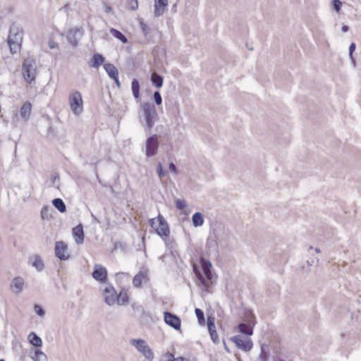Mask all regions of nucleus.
<instances>
[{
  "instance_id": "12",
  "label": "nucleus",
  "mask_w": 361,
  "mask_h": 361,
  "mask_svg": "<svg viewBox=\"0 0 361 361\" xmlns=\"http://www.w3.org/2000/svg\"><path fill=\"white\" fill-rule=\"evenodd\" d=\"M55 255L60 260H66L69 255L67 253V245L63 241H58L55 244Z\"/></svg>"
},
{
  "instance_id": "41",
  "label": "nucleus",
  "mask_w": 361,
  "mask_h": 361,
  "mask_svg": "<svg viewBox=\"0 0 361 361\" xmlns=\"http://www.w3.org/2000/svg\"><path fill=\"white\" fill-rule=\"evenodd\" d=\"M34 308H35V312L37 315H39V317H43L44 315V314H45L44 310L40 305H35Z\"/></svg>"
},
{
  "instance_id": "31",
  "label": "nucleus",
  "mask_w": 361,
  "mask_h": 361,
  "mask_svg": "<svg viewBox=\"0 0 361 361\" xmlns=\"http://www.w3.org/2000/svg\"><path fill=\"white\" fill-rule=\"evenodd\" d=\"M261 352L259 354V359L261 361H267L269 357V345L265 343L261 344Z\"/></svg>"
},
{
  "instance_id": "47",
  "label": "nucleus",
  "mask_w": 361,
  "mask_h": 361,
  "mask_svg": "<svg viewBox=\"0 0 361 361\" xmlns=\"http://www.w3.org/2000/svg\"><path fill=\"white\" fill-rule=\"evenodd\" d=\"M155 219H156L155 218H153V219H149V225H150V226H151V227H152V228H153L154 230H155V228H156V227H157V225L156 224V223H155Z\"/></svg>"
},
{
  "instance_id": "56",
  "label": "nucleus",
  "mask_w": 361,
  "mask_h": 361,
  "mask_svg": "<svg viewBox=\"0 0 361 361\" xmlns=\"http://www.w3.org/2000/svg\"><path fill=\"white\" fill-rule=\"evenodd\" d=\"M307 264H308L309 266H312V263H311V262H310L309 261H307Z\"/></svg>"
},
{
  "instance_id": "8",
  "label": "nucleus",
  "mask_w": 361,
  "mask_h": 361,
  "mask_svg": "<svg viewBox=\"0 0 361 361\" xmlns=\"http://www.w3.org/2000/svg\"><path fill=\"white\" fill-rule=\"evenodd\" d=\"M231 340L235 344L237 348L245 352H249L253 345L251 339L247 338H245L240 336H233Z\"/></svg>"
},
{
  "instance_id": "7",
  "label": "nucleus",
  "mask_w": 361,
  "mask_h": 361,
  "mask_svg": "<svg viewBox=\"0 0 361 361\" xmlns=\"http://www.w3.org/2000/svg\"><path fill=\"white\" fill-rule=\"evenodd\" d=\"M159 147L158 135L154 134L149 136L146 141V156L151 157L157 154Z\"/></svg>"
},
{
  "instance_id": "14",
  "label": "nucleus",
  "mask_w": 361,
  "mask_h": 361,
  "mask_svg": "<svg viewBox=\"0 0 361 361\" xmlns=\"http://www.w3.org/2000/svg\"><path fill=\"white\" fill-rule=\"evenodd\" d=\"M207 326L208 330L210 334V337L212 341L214 344H218L219 343V339L218 337V334L216 330V326L214 324V318L212 317H207Z\"/></svg>"
},
{
  "instance_id": "42",
  "label": "nucleus",
  "mask_w": 361,
  "mask_h": 361,
  "mask_svg": "<svg viewBox=\"0 0 361 361\" xmlns=\"http://www.w3.org/2000/svg\"><path fill=\"white\" fill-rule=\"evenodd\" d=\"M157 173L159 177H164L166 175V173L163 169L162 164L160 162L158 163Z\"/></svg>"
},
{
  "instance_id": "2",
  "label": "nucleus",
  "mask_w": 361,
  "mask_h": 361,
  "mask_svg": "<svg viewBox=\"0 0 361 361\" xmlns=\"http://www.w3.org/2000/svg\"><path fill=\"white\" fill-rule=\"evenodd\" d=\"M141 110L145 121V130H150L154 125V119L157 117L156 107L152 103L145 102L141 105Z\"/></svg>"
},
{
  "instance_id": "5",
  "label": "nucleus",
  "mask_w": 361,
  "mask_h": 361,
  "mask_svg": "<svg viewBox=\"0 0 361 361\" xmlns=\"http://www.w3.org/2000/svg\"><path fill=\"white\" fill-rule=\"evenodd\" d=\"M69 104L72 111L78 115L82 111V94L78 90L73 91L69 94Z\"/></svg>"
},
{
  "instance_id": "34",
  "label": "nucleus",
  "mask_w": 361,
  "mask_h": 361,
  "mask_svg": "<svg viewBox=\"0 0 361 361\" xmlns=\"http://www.w3.org/2000/svg\"><path fill=\"white\" fill-rule=\"evenodd\" d=\"M195 315L198 319V322L200 323V324H204V312L199 309V308H196L195 310Z\"/></svg>"
},
{
  "instance_id": "18",
  "label": "nucleus",
  "mask_w": 361,
  "mask_h": 361,
  "mask_svg": "<svg viewBox=\"0 0 361 361\" xmlns=\"http://www.w3.org/2000/svg\"><path fill=\"white\" fill-rule=\"evenodd\" d=\"M24 286V279L21 277L14 278L11 283V288L15 293H20Z\"/></svg>"
},
{
  "instance_id": "46",
  "label": "nucleus",
  "mask_w": 361,
  "mask_h": 361,
  "mask_svg": "<svg viewBox=\"0 0 361 361\" xmlns=\"http://www.w3.org/2000/svg\"><path fill=\"white\" fill-rule=\"evenodd\" d=\"M169 169L170 171L174 172V173H176V165L173 163V162H171L169 165Z\"/></svg>"
},
{
  "instance_id": "28",
  "label": "nucleus",
  "mask_w": 361,
  "mask_h": 361,
  "mask_svg": "<svg viewBox=\"0 0 361 361\" xmlns=\"http://www.w3.org/2000/svg\"><path fill=\"white\" fill-rule=\"evenodd\" d=\"M52 204L61 213H64L66 211V206L64 202L61 198H55L52 200Z\"/></svg>"
},
{
  "instance_id": "22",
  "label": "nucleus",
  "mask_w": 361,
  "mask_h": 361,
  "mask_svg": "<svg viewBox=\"0 0 361 361\" xmlns=\"http://www.w3.org/2000/svg\"><path fill=\"white\" fill-rule=\"evenodd\" d=\"M104 68L106 71V73L109 76V78H116L117 75H118V71L116 67L109 63H105L104 65Z\"/></svg>"
},
{
  "instance_id": "55",
  "label": "nucleus",
  "mask_w": 361,
  "mask_h": 361,
  "mask_svg": "<svg viewBox=\"0 0 361 361\" xmlns=\"http://www.w3.org/2000/svg\"><path fill=\"white\" fill-rule=\"evenodd\" d=\"M276 361H285V360H283V359H281V358H278L277 360H276Z\"/></svg>"
},
{
  "instance_id": "25",
  "label": "nucleus",
  "mask_w": 361,
  "mask_h": 361,
  "mask_svg": "<svg viewBox=\"0 0 361 361\" xmlns=\"http://www.w3.org/2000/svg\"><path fill=\"white\" fill-rule=\"evenodd\" d=\"M132 308L133 310L135 317L142 319L145 316H148V314L146 313L144 307L141 305L133 304L132 305Z\"/></svg>"
},
{
  "instance_id": "17",
  "label": "nucleus",
  "mask_w": 361,
  "mask_h": 361,
  "mask_svg": "<svg viewBox=\"0 0 361 361\" xmlns=\"http://www.w3.org/2000/svg\"><path fill=\"white\" fill-rule=\"evenodd\" d=\"M147 270L142 268L140 271L133 277V283L135 287H140L143 280H148Z\"/></svg>"
},
{
  "instance_id": "61",
  "label": "nucleus",
  "mask_w": 361,
  "mask_h": 361,
  "mask_svg": "<svg viewBox=\"0 0 361 361\" xmlns=\"http://www.w3.org/2000/svg\"><path fill=\"white\" fill-rule=\"evenodd\" d=\"M175 361H180V360H177V358H175Z\"/></svg>"
},
{
  "instance_id": "40",
  "label": "nucleus",
  "mask_w": 361,
  "mask_h": 361,
  "mask_svg": "<svg viewBox=\"0 0 361 361\" xmlns=\"http://www.w3.org/2000/svg\"><path fill=\"white\" fill-rule=\"evenodd\" d=\"M332 5H333L334 10L337 13H339V11H341V2L340 1V0H332Z\"/></svg>"
},
{
  "instance_id": "32",
  "label": "nucleus",
  "mask_w": 361,
  "mask_h": 361,
  "mask_svg": "<svg viewBox=\"0 0 361 361\" xmlns=\"http://www.w3.org/2000/svg\"><path fill=\"white\" fill-rule=\"evenodd\" d=\"M140 86L139 81L134 78L131 82V89L135 99H137L140 97Z\"/></svg>"
},
{
  "instance_id": "50",
  "label": "nucleus",
  "mask_w": 361,
  "mask_h": 361,
  "mask_svg": "<svg viewBox=\"0 0 361 361\" xmlns=\"http://www.w3.org/2000/svg\"><path fill=\"white\" fill-rule=\"evenodd\" d=\"M341 30L344 32H348L349 30V27L348 25H343Z\"/></svg>"
},
{
  "instance_id": "35",
  "label": "nucleus",
  "mask_w": 361,
  "mask_h": 361,
  "mask_svg": "<svg viewBox=\"0 0 361 361\" xmlns=\"http://www.w3.org/2000/svg\"><path fill=\"white\" fill-rule=\"evenodd\" d=\"M355 48H356V44L354 42H352L349 47V56H350V59H351L352 61V63L354 66H355V60L353 58V52L355 51Z\"/></svg>"
},
{
  "instance_id": "9",
  "label": "nucleus",
  "mask_w": 361,
  "mask_h": 361,
  "mask_svg": "<svg viewBox=\"0 0 361 361\" xmlns=\"http://www.w3.org/2000/svg\"><path fill=\"white\" fill-rule=\"evenodd\" d=\"M158 224L155 228L156 233L159 236H164L166 238L169 237L170 234L169 226L164 216L161 214H159L157 217Z\"/></svg>"
},
{
  "instance_id": "10",
  "label": "nucleus",
  "mask_w": 361,
  "mask_h": 361,
  "mask_svg": "<svg viewBox=\"0 0 361 361\" xmlns=\"http://www.w3.org/2000/svg\"><path fill=\"white\" fill-rule=\"evenodd\" d=\"M164 322L175 330H180L181 326V320L176 314L169 312H164Z\"/></svg>"
},
{
  "instance_id": "19",
  "label": "nucleus",
  "mask_w": 361,
  "mask_h": 361,
  "mask_svg": "<svg viewBox=\"0 0 361 361\" xmlns=\"http://www.w3.org/2000/svg\"><path fill=\"white\" fill-rule=\"evenodd\" d=\"M104 61L105 59L101 54L96 53L93 54L91 61L89 62V66L94 68H98L104 63Z\"/></svg>"
},
{
  "instance_id": "51",
  "label": "nucleus",
  "mask_w": 361,
  "mask_h": 361,
  "mask_svg": "<svg viewBox=\"0 0 361 361\" xmlns=\"http://www.w3.org/2000/svg\"><path fill=\"white\" fill-rule=\"evenodd\" d=\"M57 43L56 42H51V43H49V47L50 49H54L57 47Z\"/></svg>"
},
{
  "instance_id": "23",
  "label": "nucleus",
  "mask_w": 361,
  "mask_h": 361,
  "mask_svg": "<svg viewBox=\"0 0 361 361\" xmlns=\"http://www.w3.org/2000/svg\"><path fill=\"white\" fill-rule=\"evenodd\" d=\"M151 82L157 88H160L163 85L164 78L157 73L154 72L151 75Z\"/></svg>"
},
{
  "instance_id": "21",
  "label": "nucleus",
  "mask_w": 361,
  "mask_h": 361,
  "mask_svg": "<svg viewBox=\"0 0 361 361\" xmlns=\"http://www.w3.org/2000/svg\"><path fill=\"white\" fill-rule=\"evenodd\" d=\"M253 326L254 324H251V322H249L247 324L240 323L238 324V330L245 335L251 336L253 334Z\"/></svg>"
},
{
  "instance_id": "27",
  "label": "nucleus",
  "mask_w": 361,
  "mask_h": 361,
  "mask_svg": "<svg viewBox=\"0 0 361 361\" xmlns=\"http://www.w3.org/2000/svg\"><path fill=\"white\" fill-rule=\"evenodd\" d=\"M116 301L118 305H123L128 302V296L126 290H121L116 296Z\"/></svg>"
},
{
  "instance_id": "58",
  "label": "nucleus",
  "mask_w": 361,
  "mask_h": 361,
  "mask_svg": "<svg viewBox=\"0 0 361 361\" xmlns=\"http://www.w3.org/2000/svg\"><path fill=\"white\" fill-rule=\"evenodd\" d=\"M224 345H226V343H225V342L224 343ZM225 348H226V349L228 350V349H227V348H226V345H225Z\"/></svg>"
},
{
  "instance_id": "36",
  "label": "nucleus",
  "mask_w": 361,
  "mask_h": 361,
  "mask_svg": "<svg viewBox=\"0 0 361 361\" xmlns=\"http://www.w3.org/2000/svg\"><path fill=\"white\" fill-rule=\"evenodd\" d=\"M175 205L178 209H183L186 207V202L184 200L176 199L175 200Z\"/></svg>"
},
{
  "instance_id": "52",
  "label": "nucleus",
  "mask_w": 361,
  "mask_h": 361,
  "mask_svg": "<svg viewBox=\"0 0 361 361\" xmlns=\"http://www.w3.org/2000/svg\"><path fill=\"white\" fill-rule=\"evenodd\" d=\"M57 178H59V174H56L52 178V182H55Z\"/></svg>"
},
{
  "instance_id": "13",
  "label": "nucleus",
  "mask_w": 361,
  "mask_h": 361,
  "mask_svg": "<svg viewBox=\"0 0 361 361\" xmlns=\"http://www.w3.org/2000/svg\"><path fill=\"white\" fill-rule=\"evenodd\" d=\"M104 301L108 305H113L116 302V292L114 288L109 285L104 290Z\"/></svg>"
},
{
  "instance_id": "49",
  "label": "nucleus",
  "mask_w": 361,
  "mask_h": 361,
  "mask_svg": "<svg viewBox=\"0 0 361 361\" xmlns=\"http://www.w3.org/2000/svg\"><path fill=\"white\" fill-rule=\"evenodd\" d=\"M138 7V2L137 0H135L134 3L131 5L132 10H136Z\"/></svg>"
},
{
  "instance_id": "60",
  "label": "nucleus",
  "mask_w": 361,
  "mask_h": 361,
  "mask_svg": "<svg viewBox=\"0 0 361 361\" xmlns=\"http://www.w3.org/2000/svg\"><path fill=\"white\" fill-rule=\"evenodd\" d=\"M0 361H5L4 359H0Z\"/></svg>"
},
{
  "instance_id": "33",
  "label": "nucleus",
  "mask_w": 361,
  "mask_h": 361,
  "mask_svg": "<svg viewBox=\"0 0 361 361\" xmlns=\"http://www.w3.org/2000/svg\"><path fill=\"white\" fill-rule=\"evenodd\" d=\"M110 33L116 39H119L123 43H126L128 42L127 37L119 30L115 28H111Z\"/></svg>"
},
{
  "instance_id": "26",
  "label": "nucleus",
  "mask_w": 361,
  "mask_h": 361,
  "mask_svg": "<svg viewBox=\"0 0 361 361\" xmlns=\"http://www.w3.org/2000/svg\"><path fill=\"white\" fill-rule=\"evenodd\" d=\"M30 343L35 347H41L42 345V339L35 332H31L28 335Z\"/></svg>"
},
{
  "instance_id": "59",
  "label": "nucleus",
  "mask_w": 361,
  "mask_h": 361,
  "mask_svg": "<svg viewBox=\"0 0 361 361\" xmlns=\"http://www.w3.org/2000/svg\"><path fill=\"white\" fill-rule=\"evenodd\" d=\"M312 246H310L309 250H312Z\"/></svg>"
},
{
  "instance_id": "39",
  "label": "nucleus",
  "mask_w": 361,
  "mask_h": 361,
  "mask_svg": "<svg viewBox=\"0 0 361 361\" xmlns=\"http://www.w3.org/2000/svg\"><path fill=\"white\" fill-rule=\"evenodd\" d=\"M49 207L48 206H44L41 210V216L44 219H47L49 216Z\"/></svg>"
},
{
  "instance_id": "11",
  "label": "nucleus",
  "mask_w": 361,
  "mask_h": 361,
  "mask_svg": "<svg viewBox=\"0 0 361 361\" xmlns=\"http://www.w3.org/2000/svg\"><path fill=\"white\" fill-rule=\"evenodd\" d=\"M92 276L96 281L105 282L107 279L106 269L101 264H95Z\"/></svg>"
},
{
  "instance_id": "48",
  "label": "nucleus",
  "mask_w": 361,
  "mask_h": 361,
  "mask_svg": "<svg viewBox=\"0 0 361 361\" xmlns=\"http://www.w3.org/2000/svg\"><path fill=\"white\" fill-rule=\"evenodd\" d=\"M111 79H113L116 85V86L120 88L121 87V83L119 82V80H118V75H117L116 78H112Z\"/></svg>"
},
{
  "instance_id": "4",
  "label": "nucleus",
  "mask_w": 361,
  "mask_h": 361,
  "mask_svg": "<svg viewBox=\"0 0 361 361\" xmlns=\"http://www.w3.org/2000/svg\"><path fill=\"white\" fill-rule=\"evenodd\" d=\"M201 266L203 270V272L205 275V278L202 276L200 271L195 270V273L198 280L201 283V284L206 288L208 291V288L209 287V281L212 279V263L209 260H206L203 258L201 259Z\"/></svg>"
},
{
  "instance_id": "54",
  "label": "nucleus",
  "mask_w": 361,
  "mask_h": 361,
  "mask_svg": "<svg viewBox=\"0 0 361 361\" xmlns=\"http://www.w3.org/2000/svg\"><path fill=\"white\" fill-rule=\"evenodd\" d=\"M315 252H316L317 253H319V252H321V250H320V249H319V248L317 247V248H315Z\"/></svg>"
},
{
  "instance_id": "44",
  "label": "nucleus",
  "mask_w": 361,
  "mask_h": 361,
  "mask_svg": "<svg viewBox=\"0 0 361 361\" xmlns=\"http://www.w3.org/2000/svg\"><path fill=\"white\" fill-rule=\"evenodd\" d=\"M104 10L106 13H109L112 11V7L109 5L107 3L104 2L103 4Z\"/></svg>"
},
{
  "instance_id": "38",
  "label": "nucleus",
  "mask_w": 361,
  "mask_h": 361,
  "mask_svg": "<svg viewBox=\"0 0 361 361\" xmlns=\"http://www.w3.org/2000/svg\"><path fill=\"white\" fill-rule=\"evenodd\" d=\"M140 28L142 30V32L143 33V35L147 37V35L149 34V27L147 26V25H146L145 23H144L143 22H140Z\"/></svg>"
},
{
  "instance_id": "1",
  "label": "nucleus",
  "mask_w": 361,
  "mask_h": 361,
  "mask_svg": "<svg viewBox=\"0 0 361 361\" xmlns=\"http://www.w3.org/2000/svg\"><path fill=\"white\" fill-rule=\"evenodd\" d=\"M23 30L19 25L15 22L11 23L7 38V43L12 55H15L20 51L23 40Z\"/></svg>"
},
{
  "instance_id": "24",
  "label": "nucleus",
  "mask_w": 361,
  "mask_h": 361,
  "mask_svg": "<svg viewBox=\"0 0 361 361\" xmlns=\"http://www.w3.org/2000/svg\"><path fill=\"white\" fill-rule=\"evenodd\" d=\"M80 30L78 27H74V28L71 29L68 33L67 39L73 46L78 45V39L76 37V34Z\"/></svg>"
},
{
  "instance_id": "20",
  "label": "nucleus",
  "mask_w": 361,
  "mask_h": 361,
  "mask_svg": "<svg viewBox=\"0 0 361 361\" xmlns=\"http://www.w3.org/2000/svg\"><path fill=\"white\" fill-rule=\"evenodd\" d=\"M32 104L30 102H25L20 108V114L22 118L27 121L30 116Z\"/></svg>"
},
{
  "instance_id": "30",
  "label": "nucleus",
  "mask_w": 361,
  "mask_h": 361,
  "mask_svg": "<svg viewBox=\"0 0 361 361\" xmlns=\"http://www.w3.org/2000/svg\"><path fill=\"white\" fill-rule=\"evenodd\" d=\"M32 265L38 271H41L44 269V262L42 261V259H41V257L38 255H36L33 257L32 259Z\"/></svg>"
},
{
  "instance_id": "6",
  "label": "nucleus",
  "mask_w": 361,
  "mask_h": 361,
  "mask_svg": "<svg viewBox=\"0 0 361 361\" xmlns=\"http://www.w3.org/2000/svg\"><path fill=\"white\" fill-rule=\"evenodd\" d=\"M131 344L136 348V349L140 352L143 356L149 361H152L154 359V353L152 352L150 347L147 345L145 341L142 339H133Z\"/></svg>"
},
{
  "instance_id": "16",
  "label": "nucleus",
  "mask_w": 361,
  "mask_h": 361,
  "mask_svg": "<svg viewBox=\"0 0 361 361\" xmlns=\"http://www.w3.org/2000/svg\"><path fill=\"white\" fill-rule=\"evenodd\" d=\"M168 6V0H154V16L159 17L164 13Z\"/></svg>"
},
{
  "instance_id": "43",
  "label": "nucleus",
  "mask_w": 361,
  "mask_h": 361,
  "mask_svg": "<svg viewBox=\"0 0 361 361\" xmlns=\"http://www.w3.org/2000/svg\"><path fill=\"white\" fill-rule=\"evenodd\" d=\"M39 355H43L44 357H46L45 354L40 350L39 349H36L35 350V356L32 357V359L35 360V361H38V357Z\"/></svg>"
},
{
  "instance_id": "37",
  "label": "nucleus",
  "mask_w": 361,
  "mask_h": 361,
  "mask_svg": "<svg viewBox=\"0 0 361 361\" xmlns=\"http://www.w3.org/2000/svg\"><path fill=\"white\" fill-rule=\"evenodd\" d=\"M154 99L157 105H160L162 102V97L159 91H156L154 93Z\"/></svg>"
},
{
  "instance_id": "15",
  "label": "nucleus",
  "mask_w": 361,
  "mask_h": 361,
  "mask_svg": "<svg viewBox=\"0 0 361 361\" xmlns=\"http://www.w3.org/2000/svg\"><path fill=\"white\" fill-rule=\"evenodd\" d=\"M72 233L75 238V243L78 245H81L83 243V242H84V231H83V226L81 224L75 226L72 229Z\"/></svg>"
},
{
  "instance_id": "57",
  "label": "nucleus",
  "mask_w": 361,
  "mask_h": 361,
  "mask_svg": "<svg viewBox=\"0 0 361 361\" xmlns=\"http://www.w3.org/2000/svg\"><path fill=\"white\" fill-rule=\"evenodd\" d=\"M111 190L112 192H114V188L112 187H111Z\"/></svg>"
},
{
  "instance_id": "3",
  "label": "nucleus",
  "mask_w": 361,
  "mask_h": 361,
  "mask_svg": "<svg viewBox=\"0 0 361 361\" xmlns=\"http://www.w3.org/2000/svg\"><path fill=\"white\" fill-rule=\"evenodd\" d=\"M22 73L25 81L32 84L36 79V63L32 58H27L24 60L22 64Z\"/></svg>"
},
{
  "instance_id": "29",
  "label": "nucleus",
  "mask_w": 361,
  "mask_h": 361,
  "mask_svg": "<svg viewBox=\"0 0 361 361\" xmlns=\"http://www.w3.org/2000/svg\"><path fill=\"white\" fill-rule=\"evenodd\" d=\"M192 221L195 227L202 226L204 224L203 215L200 212H195L192 216Z\"/></svg>"
},
{
  "instance_id": "45",
  "label": "nucleus",
  "mask_w": 361,
  "mask_h": 361,
  "mask_svg": "<svg viewBox=\"0 0 361 361\" xmlns=\"http://www.w3.org/2000/svg\"><path fill=\"white\" fill-rule=\"evenodd\" d=\"M164 357H168V360L166 361H175L173 355L169 352L165 353Z\"/></svg>"
},
{
  "instance_id": "53",
  "label": "nucleus",
  "mask_w": 361,
  "mask_h": 361,
  "mask_svg": "<svg viewBox=\"0 0 361 361\" xmlns=\"http://www.w3.org/2000/svg\"><path fill=\"white\" fill-rule=\"evenodd\" d=\"M177 360L185 361V359L183 357H177Z\"/></svg>"
}]
</instances>
